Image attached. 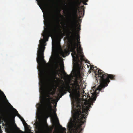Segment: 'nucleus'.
I'll return each mask as SVG.
<instances>
[{"label":"nucleus","mask_w":133,"mask_h":133,"mask_svg":"<svg viewBox=\"0 0 133 133\" xmlns=\"http://www.w3.org/2000/svg\"><path fill=\"white\" fill-rule=\"evenodd\" d=\"M93 88H94V89H95V87H93Z\"/></svg>","instance_id":"25"},{"label":"nucleus","mask_w":133,"mask_h":133,"mask_svg":"<svg viewBox=\"0 0 133 133\" xmlns=\"http://www.w3.org/2000/svg\"><path fill=\"white\" fill-rule=\"evenodd\" d=\"M90 68L91 69H92V68H94V65H91L90 66Z\"/></svg>","instance_id":"16"},{"label":"nucleus","mask_w":133,"mask_h":133,"mask_svg":"<svg viewBox=\"0 0 133 133\" xmlns=\"http://www.w3.org/2000/svg\"><path fill=\"white\" fill-rule=\"evenodd\" d=\"M55 116L56 117H57V115H56V113H55Z\"/></svg>","instance_id":"19"},{"label":"nucleus","mask_w":133,"mask_h":133,"mask_svg":"<svg viewBox=\"0 0 133 133\" xmlns=\"http://www.w3.org/2000/svg\"><path fill=\"white\" fill-rule=\"evenodd\" d=\"M52 26V28L49 26L45 29L42 36L45 41H48L49 37L53 35L54 33H59V37L61 38H62L65 34V33H63L61 31V26L59 24V22H57V24L56 25L53 24Z\"/></svg>","instance_id":"4"},{"label":"nucleus","mask_w":133,"mask_h":133,"mask_svg":"<svg viewBox=\"0 0 133 133\" xmlns=\"http://www.w3.org/2000/svg\"><path fill=\"white\" fill-rule=\"evenodd\" d=\"M65 24H63V26H65Z\"/></svg>","instance_id":"24"},{"label":"nucleus","mask_w":133,"mask_h":133,"mask_svg":"<svg viewBox=\"0 0 133 133\" xmlns=\"http://www.w3.org/2000/svg\"><path fill=\"white\" fill-rule=\"evenodd\" d=\"M86 2H87V1H88V0H86Z\"/></svg>","instance_id":"27"},{"label":"nucleus","mask_w":133,"mask_h":133,"mask_svg":"<svg viewBox=\"0 0 133 133\" xmlns=\"http://www.w3.org/2000/svg\"><path fill=\"white\" fill-rule=\"evenodd\" d=\"M41 89L42 91H44V87H41Z\"/></svg>","instance_id":"17"},{"label":"nucleus","mask_w":133,"mask_h":133,"mask_svg":"<svg viewBox=\"0 0 133 133\" xmlns=\"http://www.w3.org/2000/svg\"><path fill=\"white\" fill-rule=\"evenodd\" d=\"M38 2V4L39 5V3H43V0H36Z\"/></svg>","instance_id":"13"},{"label":"nucleus","mask_w":133,"mask_h":133,"mask_svg":"<svg viewBox=\"0 0 133 133\" xmlns=\"http://www.w3.org/2000/svg\"><path fill=\"white\" fill-rule=\"evenodd\" d=\"M84 4H85V5H87V3H84Z\"/></svg>","instance_id":"22"},{"label":"nucleus","mask_w":133,"mask_h":133,"mask_svg":"<svg viewBox=\"0 0 133 133\" xmlns=\"http://www.w3.org/2000/svg\"><path fill=\"white\" fill-rule=\"evenodd\" d=\"M19 131L20 132H23L21 130H19Z\"/></svg>","instance_id":"21"},{"label":"nucleus","mask_w":133,"mask_h":133,"mask_svg":"<svg viewBox=\"0 0 133 133\" xmlns=\"http://www.w3.org/2000/svg\"><path fill=\"white\" fill-rule=\"evenodd\" d=\"M65 74H66L67 75H68L67 74H66V73H65Z\"/></svg>","instance_id":"28"},{"label":"nucleus","mask_w":133,"mask_h":133,"mask_svg":"<svg viewBox=\"0 0 133 133\" xmlns=\"http://www.w3.org/2000/svg\"><path fill=\"white\" fill-rule=\"evenodd\" d=\"M70 88L69 83L63 84V85L60 87L59 92L61 95L60 96V97L61 98L63 95L66 94L67 91L70 92Z\"/></svg>","instance_id":"9"},{"label":"nucleus","mask_w":133,"mask_h":133,"mask_svg":"<svg viewBox=\"0 0 133 133\" xmlns=\"http://www.w3.org/2000/svg\"><path fill=\"white\" fill-rule=\"evenodd\" d=\"M47 97L49 98H46V102L44 105V109L48 117L53 116L52 111L54 110L52 109L53 106L51 104V100L52 98L50 97L49 94L47 95Z\"/></svg>","instance_id":"6"},{"label":"nucleus","mask_w":133,"mask_h":133,"mask_svg":"<svg viewBox=\"0 0 133 133\" xmlns=\"http://www.w3.org/2000/svg\"><path fill=\"white\" fill-rule=\"evenodd\" d=\"M96 80L97 82L100 84L97 88L92 93L91 97L89 96V101L90 102V105H93V102L96 100L99 92H104V89L108 85L110 82L109 79L111 80L115 79V76L114 75L108 74L105 73L103 71L100 69H97L95 72ZM93 90L94 91V89Z\"/></svg>","instance_id":"2"},{"label":"nucleus","mask_w":133,"mask_h":133,"mask_svg":"<svg viewBox=\"0 0 133 133\" xmlns=\"http://www.w3.org/2000/svg\"><path fill=\"white\" fill-rule=\"evenodd\" d=\"M13 109L15 111H16V114L18 116V117L20 118V117L21 118L22 117L20 116V115L18 114V112L16 110L15 108H13Z\"/></svg>","instance_id":"12"},{"label":"nucleus","mask_w":133,"mask_h":133,"mask_svg":"<svg viewBox=\"0 0 133 133\" xmlns=\"http://www.w3.org/2000/svg\"><path fill=\"white\" fill-rule=\"evenodd\" d=\"M58 72L56 70L49 71L46 74V79L48 83L50 82L52 79H55Z\"/></svg>","instance_id":"8"},{"label":"nucleus","mask_w":133,"mask_h":133,"mask_svg":"<svg viewBox=\"0 0 133 133\" xmlns=\"http://www.w3.org/2000/svg\"><path fill=\"white\" fill-rule=\"evenodd\" d=\"M20 118L21 119V121H22V123L24 127H27L28 126V125L26 123L25 121L23 119V118L22 117H21V118L20 117Z\"/></svg>","instance_id":"10"},{"label":"nucleus","mask_w":133,"mask_h":133,"mask_svg":"<svg viewBox=\"0 0 133 133\" xmlns=\"http://www.w3.org/2000/svg\"><path fill=\"white\" fill-rule=\"evenodd\" d=\"M59 15H60L61 16H62V15H61L60 13H59Z\"/></svg>","instance_id":"23"},{"label":"nucleus","mask_w":133,"mask_h":133,"mask_svg":"<svg viewBox=\"0 0 133 133\" xmlns=\"http://www.w3.org/2000/svg\"><path fill=\"white\" fill-rule=\"evenodd\" d=\"M62 130L63 131H66V128H62Z\"/></svg>","instance_id":"14"},{"label":"nucleus","mask_w":133,"mask_h":133,"mask_svg":"<svg viewBox=\"0 0 133 133\" xmlns=\"http://www.w3.org/2000/svg\"><path fill=\"white\" fill-rule=\"evenodd\" d=\"M2 93H3V95H4V96L6 97V96L5 95L4 93L3 92H2Z\"/></svg>","instance_id":"20"},{"label":"nucleus","mask_w":133,"mask_h":133,"mask_svg":"<svg viewBox=\"0 0 133 133\" xmlns=\"http://www.w3.org/2000/svg\"><path fill=\"white\" fill-rule=\"evenodd\" d=\"M8 115L9 117V118H12L14 119L15 118V115L14 114L8 113Z\"/></svg>","instance_id":"11"},{"label":"nucleus","mask_w":133,"mask_h":133,"mask_svg":"<svg viewBox=\"0 0 133 133\" xmlns=\"http://www.w3.org/2000/svg\"><path fill=\"white\" fill-rule=\"evenodd\" d=\"M57 120H58V124H59V122L58 121V118H57Z\"/></svg>","instance_id":"18"},{"label":"nucleus","mask_w":133,"mask_h":133,"mask_svg":"<svg viewBox=\"0 0 133 133\" xmlns=\"http://www.w3.org/2000/svg\"><path fill=\"white\" fill-rule=\"evenodd\" d=\"M79 82L78 81L77 78H76L74 81V83L71 84V85L73 86L74 88L73 93L70 94V97L71 98L74 99L75 96H79L80 89L79 85Z\"/></svg>","instance_id":"7"},{"label":"nucleus","mask_w":133,"mask_h":133,"mask_svg":"<svg viewBox=\"0 0 133 133\" xmlns=\"http://www.w3.org/2000/svg\"><path fill=\"white\" fill-rule=\"evenodd\" d=\"M56 15H55V14H53L52 15V18H53L55 17V16H56Z\"/></svg>","instance_id":"15"},{"label":"nucleus","mask_w":133,"mask_h":133,"mask_svg":"<svg viewBox=\"0 0 133 133\" xmlns=\"http://www.w3.org/2000/svg\"><path fill=\"white\" fill-rule=\"evenodd\" d=\"M85 7L84 5L80 7L79 4L76 3L69 7V10L71 11L72 14V19L70 20V22L69 26L70 30H69L67 35L68 37H70L72 39L70 44L68 47V49H65L63 51H62L61 54L62 56L65 57L68 55L70 52H72L71 53L73 59L75 62H80L79 55L80 59L82 60L84 57V55L82 52L83 49L81 47L80 42L79 41V36L78 35L77 38V42L75 38V36L77 34V31H79L81 30L80 25L77 24L78 21L77 19L78 17V13L80 14V16H83L84 13V9Z\"/></svg>","instance_id":"1"},{"label":"nucleus","mask_w":133,"mask_h":133,"mask_svg":"<svg viewBox=\"0 0 133 133\" xmlns=\"http://www.w3.org/2000/svg\"><path fill=\"white\" fill-rule=\"evenodd\" d=\"M44 42V41L43 39L39 41V43L41 45H39L37 54V61L38 65L41 66L46 63V62L44 59V52L45 48V47L43 46Z\"/></svg>","instance_id":"5"},{"label":"nucleus","mask_w":133,"mask_h":133,"mask_svg":"<svg viewBox=\"0 0 133 133\" xmlns=\"http://www.w3.org/2000/svg\"><path fill=\"white\" fill-rule=\"evenodd\" d=\"M90 105L86 106H82V104L79 102L77 103L76 108L73 109L72 114L73 120L75 123L79 124L80 127L85 122V117L88 114L87 113L89 110Z\"/></svg>","instance_id":"3"},{"label":"nucleus","mask_w":133,"mask_h":133,"mask_svg":"<svg viewBox=\"0 0 133 133\" xmlns=\"http://www.w3.org/2000/svg\"><path fill=\"white\" fill-rule=\"evenodd\" d=\"M53 122H55V121L54 120H53Z\"/></svg>","instance_id":"26"}]
</instances>
